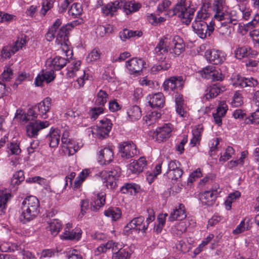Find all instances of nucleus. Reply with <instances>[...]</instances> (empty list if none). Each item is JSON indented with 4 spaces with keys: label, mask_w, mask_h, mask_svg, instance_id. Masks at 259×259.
I'll return each instance as SVG.
<instances>
[{
    "label": "nucleus",
    "mask_w": 259,
    "mask_h": 259,
    "mask_svg": "<svg viewBox=\"0 0 259 259\" xmlns=\"http://www.w3.org/2000/svg\"><path fill=\"white\" fill-rule=\"evenodd\" d=\"M171 3L169 0H163L157 6L159 13L165 12V16L170 18L174 15L177 16L183 23L188 25L193 18L195 9L191 6V2L187 0H179L172 9H168Z\"/></svg>",
    "instance_id": "obj_1"
},
{
    "label": "nucleus",
    "mask_w": 259,
    "mask_h": 259,
    "mask_svg": "<svg viewBox=\"0 0 259 259\" xmlns=\"http://www.w3.org/2000/svg\"><path fill=\"white\" fill-rule=\"evenodd\" d=\"M148 217L146 222H144L145 218L143 216L133 219L124 227L123 232L125 234L129 235L132 233V230H136L145 233L148 228L149 224L153 222L155 219V212L153 209L148 208Z\"/></svg>",
    "instance_id": "obj_2"
},
{
    "label": "nucleus",
    "mask_w": 259,
    "mask_h": 259,
    "mask_svg": "<svg viewBox=\"0 0 259 259\" xmlns=\"http://www.w3.org/2000/svg\"><path fill=\"white\" fill-rule=\"evenodd\" d=\"M210 16L205 8H202L197 12L192 28L194 32L201 38L204 39L208 35V23L206 21Z\"/></svg>",
    "instance_id": "obj_3"
},
{
    "label": "nucleus",
    "mask_w": 259,
    "mask_h": 259,
    "mask_svg": "<svg viewBox=\"0 0 259 259\" xmlns=\"http://www.w3.org/2000/svg\"><path fill=\"white\" fill-rule=\"evenodd\" d=\"M120 168L116 166L110 170H104L101 172V177L104 180V183L109 189H114L117 186L116 181L120 175Z\"/></svg>",
    "instance_id": "obj_4"
},
{
    "label": "nucleus",
    "mask_w": 259,
    "mask_h": 259,
    "mask_svg": "<svg viewBox=\"0 0 259 259\" xmlns=\"http://www.w3.org/2000/svg\"><path fill=\"white\" fill-rule=\"evenodd\" d=\"M168 48L169 53L176 57L179 56L185 51V44L183 39L179 36L170 35Z\"/></svg>",
    "instance_id": "obj_5"
},
{
    "label": "nucleus",
    "mask_w": 259,
    "mask_h": 259,
    "mask_svg": "<svg viewBox=\"0 0 259 259\" xmlns=\"http://www.w3.org/2000/svg\"><path fill=\"white\" fill-rule=\"evenodd\" d=\"M118 148L120 156L124 159H130L139 154L136 145L131 141L119 143Z\"/></svg>",
    "instance_id": "obj_6"
},
{
    "label": "nucleus",
    "mask_w": 259,
    "mask_h": 259,
    "mask_svg": "<svg viewBox=\"0 0 259 259\" xmlns=\"http://www.w3.org/2000/svg\"><path fill=\"white\" fill-rule=\"evenodd\" d=\"M172 126L170 123H165L157 127L155 131L150 132L149 135L158 142H163L168 139L172 132Z\"/></svg>",
    "instance_id": "obj_7"
},
{
    "label": "nucleus",
    "mask_w": 259,
    "mask_h": 259,
    "mask_svg": "<svg viewBox=\"0 0 259 259\" xmlns=\"http://www.w3.org/2000/svg\"><path fill=\"white\" fill-rule=\"evenodd\" d=\"M227 9L225 0H215L213 4V18L220 25L221 22L225 21L226 18L228 17Z\"/></svg>",
    "instance_id": "obj_8"
},
{
    "label": "nucleus",
    "mask_w": 259,
    "mask_h": 259,
    "mask_svg": "<svg viewBox=\"0 0 259 259\" xmlns=\"http://www.w3.org/2000/svg\"><path fill=\"white\" fill-rule=\"evenodd\" d=\"M49 122L47 121H42L36 120L30 122L26 126L27 135L30 138H35L38 135L39 131L48 127Z\"/></svg>",
    "instance_id": "obj_9"
},
{
    "label": "nucleus",
    "mask_w": 259,
    "mask_h": 259,
    "mask_svg": "<svg viewBox=\"0 0 259 259\" xmlns=\"http://www.w3.org/2000/svg\"><path fill=\"white\" fill-rule=\"evenodd\" d=\"M62 134V151L64 155L67 156H71L73 155L76 151L74 144L72 143L71 140L68 138L69 132L67 130H64Z\"/></svg>",
    "instance_id": "obj_10"
},
{
    "label": "nucleus",
    "mask_w": 259,
    "mask_h": 259,
    "mask_svg": "<svg viewBox=\"0 0 259 259\" xmlns=\"http://www.w3.org/2000/svg\"><path fill=\"white\" fill-rule=\"evenodd\" d=\"M184 85V80L182 76H171L165 80L163 83L164 90L174 91L177 88L182 89Z\"/></svg>",
    "instance_id": "obj_11"
},
{
    "label": "nucleus",
    "mask_w": 259,
    "mask_h": 259,
    "mask_svg": "<svg viewBox=\"0 0 259 259\" xmlns=\"http://www.w3.org/2000/svg\"><path fill=\"white\" fill-rule=\"evenodd\" d=\"M205 56L207 61L214 65L222 64L226 59L225 53L214 49L207 50Z\"/></svg>",
    "instance_id": "obj_12"
},
{
    "label": "nucleus",
    "mask_w": 259,
    "mask_h": 259,
    "mask_svg": "<svg viewBox=\"0 0 259 259\" xmlns=\"http://www.w3.org/2000/svg\"><path fill=\"white\" fill-rule=\"evenodd\" d=\"M228 17L226 18L225 21L221 22V27L219 28V33L222 35L227 33H230V30L228 27L229 24L232 23L236 25L238 21V16L235 11H231L230 13L228 12Z\"/></svg>",
    "instance_id": "obj_13"
},
{
    "label": "nucleus",
    "mask_w": 259,
    "mask_h": 259,
    "mask_svg": "<svg viewBox=\"0 0 259 259\" xmlns=\"http://www.w3.org/2000/svg\"><path fill=\"white\" fill-rule=\"evenodd\" d=\"M145 63L140 58H133L126 62V67L131 74H139L144 67Z\"/></svg>",
    "instance_id": "obj_14"
},
{
    "label": "nucleus",
    "mask_w": 259,
    "mask_h": 259,
    "mask_svg": "<svg viewBox=\"0 0 259 259\" xmlns=\"http://www.w3.org/2000/svg\"><path fill=\"white\" fill-rule=\"evenodd\" d=\"M225 91V87L222 86L220 83L212 84L208 87L205 91L202 99L203 101H209Z\"/></svg>",
    "instance_id": "obj_15"
},
{
    "label": "nucleus",
    "mask_w": 259,
    "mask_h": 259,
    "mask_svg": "<svg viewBox=\"0 0 259 259\" xmlns=\"http://www.w3.org/2000/svg\"><path fill=\"white\" fill-rule=\"evenodd\" d=\"M202 77L206 79H211L212 80H222L223 76L222 74L215 70V68L212 66H208L200 71Z\"/></svg>",
    "instance_id": "obj_16"
},
{
    "label": "nucleus",
    "mask_w": 259,
    "mask_h": 259,
    "mask_svg": "<svg viewBox=\"0 0 259 259\" xmlns=\"http://www.w3.org/2000/svg\"><path fill=\"white\" fill-rule=\"evenodd\" d=\"M119 9H123L126 14L128 15L139 10L141 8L140 3L130 0H119Z\"/></svg>",
    "instance_id": "obj_17"
},
{
    "label": "nucleus",
    "mask_w": 259,
    "mask_h": 259,
    "mask_svg": "<svg viewBox=\"0 0 259 259\" xmlns=\"http://www.w3.org/2000/svg\"><path fill=\"white\" fill-rule=\"evenodd\" d=\"M147 100L149 105L152 108H162L164 105V97L160 92L149 95Z\"/></svg>",
    "instance_id": "obj_18"
},
{
    "label": "nucleus",
    "mask_w": 259,
    "mask_h": 259,
    "mask_svg": "<svg viewBox=\"0 0 259 259\" xmlns=\"http://www.w3.org/2000/svg\"><path fill=\"white\" fill-rule=\"evenodd\" d=\"M113 149L110 147H105L99 151L98 162L101 165H107L113 160Z\"/></svg>",
    "instance_id": "obj_19"
},
{
    "label": "nucleus",
    "mask_w": 259,
    "mask_h": 259,
    "mask_svg": "<svg viewBox=\"0 0 259 259\" xmlns=\"http://www.w3.org/2000/svg\"><path fill=\"white\" fill-rule=\"evenodd\" d=\"M68 60L60 56H56L53 59H48L46 65L50 69L59 70L67 63Z\"/></svg>",
    "instance_id": "obj_20"
},
{
    "label": "nucleus",
    "mask_w": 259,
    "mask_h": 259,
    "mask_svg": "<svg viewBox=\"0 0 259 259\" xmlns=\"http://www.w3.org/2000/svg\"><path fill=\"white\" fill-rule=\"evenodd\" d=\"M258 53L252 50L250 47H238L235 51V55L237 59H241L245 57L254 58L258 55Z\"/></svg>",
    "instance_id": "obj_21"
},
{
    "label": "nucleus",
    "mask_w": 259,
    "mask_h": 259,
    "mask_svg": "<svg viewBox=\"0 0 259 259\" xmlns=\"http://www.w3.org/2000/svg\"><path fill=\"white\" fill-rule=\"evenodd\" d=\"M170 39V35L166 34L161 37L155 48L154 53L157 56L169 52L168 41Z\"/></svg>",
    "instance_id": "obj_22"
},
{
    "label": "nucleus",
    "mask_w": 259,
    "mask_h": 259,
    "mask_svg": "<svg viewBox=\"0 0 259 259\" xmlns=\"http://www.w3.org/2000/svg\"><path fill=\"white\" fill-rule=\"evenodd\" d=\"M228 110V106L225 101H220L217 109L216 113L213 114L214 122L218 125L222 123V118L224 117Z\"/></svg>",
    "instance_id": "obj_23"
},
{
    "label": "nucleus",
    "mask_w": 259,
    "mask_h": 259,
    "mask_svg": "<svg viewBox=\"0 0 259 259\" xmlns=\"http://www.w3.org/2000/svg\"><path fill=\"white\" fill-rule=\"evenodd\" d=\"M55 78L54 70L50 69L42 72L41 74H39L35 78V84L37 87H40L42 85L44 81L47 83H50Z\"/></svg>",
    "instance_id": "obj_24"
},
{
    "label": "nucleus",
    "mask_w": 259,
    "mask_h": 259,
    "mask_svg": "<svg viewBox=\"0 0 259 259\" xmlns=\"http://www.w3.org/2000/svg\"><path fill=\"white\" fill-rule=\"evenodd\" d=\"M61 131L58 128H51L47 138L49 142V146L52 148L58 147L60 140Z\"/></svg>",
    "instance_id": "obj_25"
},
{
    "label": "nucleus",
    "mask_w": 259,
    "mask_h": 259,
    "mask_svg": "<svg viewBox=\"0 0 259 259\" xmlns=\"http://www.w3.org/2000/svg\"><path fill=\"white\" fill-rule=\"evenodd\" d=\"M21 214L19 217L20 221L23 224H25L35 219L39 212L33 211L27 207L21 206Z\"/></svg>",
    "instance_id": "obj_26"
},
{
    "label": "nucleus",
    "mask_w": 259,
    "mask_h": 259,
    "mask_svg": "<svg viewBox=\"0 0 259 259\" xmlns=\"http://www.w3.org/2000/svg\"><path fill=\"white\" fill-rule=\"evenodd\" d=\"M22 206L39 212V201L33 196L27 197L22 202Z\"/></svg>",
    "instance_id": "obj_27"
},
{
    "label": "nucleus",
    "mask_w": 259,
    "mask_h": 259,
    "mask_svg": "<svg viewBox=\"0 0 259 259\" xmlns=\"http://www.w3.org/2000/svg\"><path fill=\"white\" fill-rule=\"evenodd\" d=\"M51 99L46 98L37 105V108L41 117L46 119L48 117L47 113L49 112L51 106Z\"/></svg>",
    "instance_id": "obj_28"
},
{
    "label": "nucleus",
    "mask_w": 259,
    "mask_h": 259,
    "mask_svg": "<svg viewBox=\"0 0 259 259\" xmlns=\"http://www.w3.org/2000/svg\"><path fill=\"white\" fill-rule=\"evenodd\" d=\"M186 217V214L185 209V206L183 204L179 205L178 208L176 207L172 211L168 218V220L173 222L175 220L182 221Z\"/></svg>",
    "instance_id": "obj_29"
},
{
    "label": "nucleus",
    "mask_w": 259,
    "mask_h": 259,
    "mask_svg": "<svg viewBox=\"0 0 259 259\" xmlns=\"http://www.w3.org/2000/svg\"><path fill=\"white\" fill-rule=\"evenodd\" d=\"M147 165V161L145 157H141L138 160L134 161L130 163L129 169L134 174L142 172Z\"/></svg>",
    "instance_id": "obj_30"
},
{
    "label": "nucleus",
    "mask_w": 259,
    "mask_h": 259,
    "mask_svg": "<svg viewBox=\"0 0 259 259\" xmlns=\"http://www.w3.org/2000/svg\"><path fill=\"white\" fill-rule=\"evenodd\" d=\"M106 194L103 192L98 193L93 202L91 203L90 209L93 211H96L105 204Z\"/></svg>",
    "instance_id": "obj_31"
},
{
    "label": "nucleus",
    "mask_w": 259,
    "mask_h": 259,
    "mask_svg": "<svg viewBox=\"0 0 259 259\" xmlns=\"http://www.w3.org/2000/svg\"><path fill=\"white\" fill-rule=\"evenodd\" d=\"M12 196L9 190L4 189L0 190V214L5 212L7 202L11 199Z\"/></svg>",
    "instance_id": "obj_32"
},
{
    "label": "nucleus",
    "mask_w": 259,
    "mask_h": 259,
    "mask_svg": "<svg viewBox=\"0 0 259 259\" xmlns=\"http://www.w3.org/2000/svg\"><path fill=\"white\" fill-rule=\"evenodd\" d=\"M119 0L110 2L102 7V12L105 16H113L114 13L119 9Z\"/></svg>",
    "instance_id": "obj_33"
},
{
    "label": "nucleus",
    "mask_w": 259,
    "mask_h": 259,
    "mask_svg": "<svg viewBox=\"0 0 259 259\" xmlns=\"http://www.w3.org/2000/svg\"><path fill=\"white\" fill-rule=\"evenodd\" d=\"M217 197V193H213V192L207 191L200 195V200L202 204L210 206L214 203Z\"/></svg>",
    "instance_id": "obj_34"
},
{
    "label": "nucleus",
    "mask_w": 259,
    "mask_h": 259,
    "mask_svg": "<svg viewBox=\"0 0 259 259\" xmlns=\"http://www.w3.org/2000/svg\"><path fill=\"white\" fill-rule=\"evenodd\" d=\"M71 27L72 25L70 24L62 26L60 29L57 31L56 42L60 43L61 41L68 40L67 32Z\"/></svg>",
    "instance_id": "obj_35"
},
{
    "label": "nucleus",
    "mask_w": 259,
    "mask_h": 259,
    "mask_svg": "<svg viewBox=\"0 0 259 259\" xmlns=\"http://www.w3.org/2000/svg\"><path fill=\"white\" fill-rule=\"evenodd\" d=\"M187 226L188 222L186 220L185 221H181L171 228V233L174 236L180 237L186 231Z\"/></svg>",
    "instance_id": "obj_36"
},
{
    "label": "nucleus",
    "mask_w": 259,
    "mask_h": 259,
    "mask_svg": "<svg viewBox=\"0 0 259 259\" xmlns=\"http://www.w3.org/2000/svg\"><path fill=\"white\" fill-rule=\"evenodd\" d=\"M237 79L238 81L237 83L242 88L247 87H254L258 84L257 80L252 77L246 78L237 75Z\"/></svg>",
    "instance_id": "obj_37"
},
{
    "label": "nucleus",
    "mask_w": 259,
    "mask_h": 259,
    "mask_svg": "<svg viewBox=\"0 0 259 259\" xmlns=\"http://www.w3.org/2000/svg\"><path fill=\"white\" fill-rule=\"evenodd\" d=\"M131 255V250L128 247L120 248L113 253L112 259H129Z\"/></svg>",
    "instance_id": "obj_38"
},
{
    "label": "nucleus",
    "mask_w": 259,
    "mask_h": 259,
    "mask_svg": "<svg viewBox=\"0 0 259 259\" xmlns=\"http://www.w3.org/2000/svg\"><path fill=\"white\" fill-rule=\"evenodd\" d=\"M70 227V224H67V228L62 235H61V238L65 240H78L81 237V233L79 232H76L73 231H70L69 230V227Z\"/></svg>",
    "instance_id": "obj_39"
},
{
    "label": "nucleus",
    "mask_w": 259,
    "mask_h": 259,
    "mask_svg": "<svg viewBox=\"0 0 259 259\" xmlns=\"http://www.w3.org/2000/svg\"><path fill=\"white\" fill-rule=\"evenodd\" d=\"M142 35V32L140 31H133L127 29H125L119 32V36L123 41L136 36L140 37Z\"/></svg>",
    "instance_id": "obj_40"
},
{
    "label": "nucleus",
    "mask_w": 259,
    "mask_h": 259,
    "mask_svg": "<svg viewBox=\"0 0 259 259\" xmlns=\"http://www.w3.org/2000/svg\"><path fill=\"white\" fill-rule=\"evenodd\" d=\"M108 96V94L106 91L100 90L97 93L95 104L103 107L106 103Z\"/></svg>",
    "instance_id": "obj_41"
},
{
    "label": "nucleus",
    "mask_w": 259,
    "mask_h": 259,
    "mask_svg": "<svg viewBox=\"0 0 259 259\" xmlns=\"http://www.w3.org/2000/svg\"><path fill=\"white\" fill-rule=\"evenodd\" d=\"M128 117L132 121H136L139 119L141 116V111L140 107L137 105L133 106L129 108L127 111Z\"/></svg>",
    "instance_id": "obj_42"
},
{
    "label": "nucleus",
    "mask_w": 259,
    "mask_h": 259,
    "mask_svg": "<svg viewBox=\"0 0 259 259\" xmlns=\"http://www.w3.org/2000/svg\"><path fill=\"white\" fill-rule=\"evenodd\" d=\"M49 229L52 235L56 236L62 228V224L58 219H53L49 223Z\"/></svg>",
    "instance_id": "obj_43"
},
{
    "label": "nucleus",
    "mask_w": 259,
    "mask_h": 259,
    "mask_svg": "<svg viewBox=\"0 0 259 259\" xmlns=\"http://www.w3.org/2000/svg\"><path fill=\"white\" fill-rule=\"evenodd\" d=\"M161 117V113L157 111H154L148 114L144 117L147 125H151L155 123Z\"/></svg>",
    "instance_id": "obj_44"
},
{
    "label": "nucleus",
    "mask_w": 259,
    "mask_h": 259,
    "mask_svg": "<svg viewBox=\"0 0 259 259\" xmlns=\"http://www.w3.org/2000/svg\"><path fill=\"white\" fill-rule=\"evenodd\" d=\"M104 214L111 218L112 221H116L121 218V212L118 208H111L105 210Z\"/></svg>",
    "instance_id": "obj_45"
},
{
    "label": "nucleus",
    "mask_w": 259,
    "mask_h": 259,
    "mask_svg": "<svg viewBox=\"0 0 259 259\" xmlns=\"http://www.w3.org/2000/svg\"><path fill=\"white\" fill-rule=\"evenodd\" d=\"M55 0H45L41 4V8L39 11L40 15L41 16H45L47 12L54 6Z\"/></svg>",
    "instance_id": "obj_46"
},
{
    "label": "nucleus",
    "mask_w": 259,
    "mask_h": 259,
    "mask_svg": "<svg viewBox=\"0 0 259 259\" xmlns=\"http://www.w3.org/2000/svg\"><path fill=\"white\" fill-rule=\"evenodd\" d=\"M81 62L80 61H74L71 64V66L68 67L67 75L69 77H73L77 75L76 72L79 70Z\"/></svg>",
    "instance_id": "obj_47"
},
{
    "label": "nucleus",
    "mask_w": 259,
    "mask_h": 259,
    "mask_svg": "<svg viewBox=\"0 0 259 259\" xmlns=\"http://www.w3.org/2000/svg\"><path fill=\"white\" fill-rule=\"evenodd\" d=\"M82 13V8L79 3L73 4L68 11L69 14L75 18L80 16Z\"/></svg>",
    "instance_id": "obj_48"
},
{
    "label": "nucleus",
    "mask_w": 259,
    "mask_h": 259,
    "mask_svg": "<svg viewBox=\"0 0 259 259\" xmlns=\"http://www.w3.org/2000/svg\"><path fill=\"white\" fill-rule=\"evenodd\" d=\"M37 114L33 110L29 109L26 113L22 114L20 116V119L24 122H33L37 118Z\"/></svg>",
    "instance_id": "obj_49"
},
{
    "label": "nucleus",
    "mask_w": 259,
    "mask_h": 259,
    "mask_svg": "<svg viewBox=\"0 0 259 259\" xmlns=\"http://www.w3.org/2000/svg\"><path fill=\"white\" fill-rule=\"evenodd\" d=\"M24 179L23 171L22 170L18 171L13 175L11 180V184L14 187L18 186L22 182L24 181Z\"/></svg>",
    "instance_id": "obj_50"
},
{
    "label": "nucleus",
    "mask_w": 259,
    "mask_h": 259,
    "mask_svg": "<svg viewBox=\"0 0 259 259\" xmlns=\"http://www.w3.org/2000/svg\"><path fill=\"white\" fill-rule=\"evenodd\" d=\"M26 36H21V37H18L16 40L15 44L12 47L11 51L13 54L18 51L20 49H21L24 45L26 44Z\"/></svg>",
    "instance_id": "obj_51"
},
{
    "label": "nucleus",
    "mask_w": 259,
    "mask_h": 259,
    "mask_svg": "<svg viewBox=\"0 0 259 259\" xmlns=\"http://www.w3.org/2000/svg\"><path fill=\"white\" fill-rule=\"evenodd\" d=\"M234 153L235 150L231 146H228L223 154L221 155L219 161L225 162L230 159Z\"/></svg>",
    "instance_id": "obj_52"
},
{
    "label": "nucleus",
    "mask_w": 259,
    "mask_h": 259,
    "mask_svg": "<svg viewBox=\"0 0 259 259\" xmlns=\"http://www.w3.org/2000/svg\"><path fill=\"white\" fill-rule=\"evenodd\" d=\"M244 122L246 124H259V108L251 113L250 116L245 117Z\"/></svg>",
    "instance_id": "obj_53"
},
{
    "label": "nucleus",
    "mask_w": 259,
    "mask_h": 259,
    "mask_svg": "<svg viewBox=\"0 0 259 259\" xmlns=\"http://www.w3.org/2000/svg\"><path fill=\"white\" fill-rule=\"evenodd\" d=\"M176 248L183 253L189 252L192 248V245L190 244H186L184 241L181 240L176 245Z\"/></svg>",
    "instance_id": "obj_54"
},
{
    "label": "nucleus",
    "mask_w": 259,
    "mask_h": 259,
    "mask_svg": "<svg viewBox=\"0 0 259 259\" xmlns=\"http://www.w3.org/2000/svg\"><path fill=\"white\" fill-rule=\"evenodd\" d=\"M183 173V172L181 168L177 169L176 170L166 172L168 178L175 181H177L181 178Z\"/></svg>",
    "instance_id": "obj_55"
},
{
    "label": "nucleus",
    "mask_w": 259,
    "mask_h": 259,
    "mask_svg": "<svg viewBox=\"0 0 259 259\" xmlns=\"http://www.w3.org/2000/svg\"><path fill=\"white\" fill-rule=\"evenodd\" d=\"M240 193L239 191H236L234 193H230L228 196L225 203L226 205V209L227 210H229L231 208V204L232 201L236 199V198H238L240 197Z\"/></svg>",
    "instance_id": "obj_56"
},
{
    "label": "nucleus",
    "mask_w": 259,
    "mask_h": 259,
    "mask_svg": "<svg viewBox=\"0 0 259 259\" xmlns=\"http://www.w3.org/2000/svg\"><path fill=\"white\" fill-rule=\"evenodd\" d=\"M100 125H98V126L105 130L106 132H110L112 128V124L109 119L104 118L100 120Z\"/></svg>",
    "instance_id": "obj_57"
},
{
    "label": "nucleus",
    "mask_w": 259,
    "mask_h": 259,
    "mask_svg": "<svg viewBox=\"0 0 259 259\" xmlns=\"http://www.w3.org/2000/svg\"><path fill=\"white\" fill-rule=\"evenodd\" d=\"M220 140L219 138L213 139L211 140V146L209 151V154L210 156H213L216 153L218 149V145L220 144Z\"/></svg>",
    "instance_id": "obj_58"
},
{
    "label": "nucleus",
    "mask_w": 259,
    "mask_h": 259,
    "mask_svg": "<svg viewBox=\"0 0 259 259\" xmlns=\"http://www.w3.org/2000/svg\"><path fill=\"white\" fill-rule=\"evenodd\" d=\"M136 185L135 184L126 183L121 187L120 191L124 194L126 193L132 194L133 191L134 192H136Z\"/></svg>",
    "instance_id": "obj_59"
},
{
    "label": "nucleus",
    "mask_w": 259,
    "mask_h": 259,
    "mask_svg": "<svg viewBox=\"0 0 259 259\" xmlns=\"http://www.w3.org/2000/svg\"><path fill=\"white\" fill-rule=\"evenodd\" d=\"M243 104V100L241 96V94L236 92L233 97L231 104L234 107H238Z\"/></svg>",
    "instance_id": "obj_60"
},
{
    "label": "nucleus",
    "mask_w": 259,
    "mask_h": 259,
    "mask_svg": "<svg viewBox=\"0 0 259 259\" xmlns=\"http://www.w3.org/2000/svg\"><path fill=\"white\" fill-rule=\"evenodd\" d=\"M111 32L110 27L109 25H100L97 27L96 33L101 37L104 36L106 34Z\"/></svg>",
    "instance_id": "obj_61"
},
{
    "label": "nucleus",
    "mask_w": 259,
    "mask_h": 259,
    "mask_svg": "<svg viewBox=\"0 0 259 259\" xmlns=\"http://www.w3.org/2000/svg\"><path fill=\"white\" fill-rule=\"evenodd\" d=\"M58 45H60V48L62 49V51H63L67 56H69L68 53H70V54H72V50H70V47H69L70 42L68 40L67 41H61L60 43H57Z\"/></svg>",
    "instance_id": "obj_62"
},
{
    "label": "nucleus",
    "mask_w": 259,
    "mask_h": 259,
    "mask_svg": "<svg viewBox=\"0 0 259 259\" xmlns=\"http://www.w3.org/2000/svg\"><path fill=\"white\" fill-rule=\"evenodd\" d=\"M89 201L87 200H81L80 202V212L78 215V217L80 218H82L83 216L86 213L87 211L89 208Z\"/></svg>",
    "instance_id": "obj_63"
},
{
    "label": "nucleus",
    "mask_w": 259,
    "mask_h": 259,
    "mask_svg": "<svg viewBox=\"0 0 259 259\" xmlns=\"http://www.w3.org/2000/svg\"><path fill=\"white\" fill-rule=\"evenodd\" d=\"M100 50L95 49L88 55V59L91 62L96 61L100 58Z\"/></svg>",
    "instance_id": "obj_64"
}]
</instances>
